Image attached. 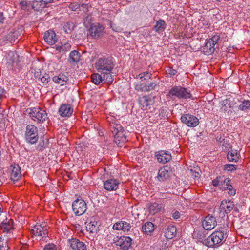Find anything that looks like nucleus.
Wrapping results in <instances>:
<instances>
[{"label": "nucleus", "instance_id": "nucleus-10", "mask_svg": "<svg viewBox=\"0 0 250 250\" xmlns=\"http://www.w3.org/2000/svg\"><path fill=\"white\" fill-rule=\"evenodd\" d=\"M113 243L123 250H128L131 245L132 239L128 236H116L113 239Z\"/></svg>", "mask_w": 250, "mask_h": 250}, {"label": "nucleus", "instance_id": "nucleus-52", "mask_svg": "<svg viewBox=\"0 0 250 250\" xmlns=\"http://www.w3.org/2000/svg\"><path fill=\"white\" fill-rule=\"evenodd\" d=\"M38 1L39 2V0H36V1H34V2H37ZM33 4H35V3H33Z\"/></svg>", "mask_w": 250, "mask_h": 250}, {"label": "nucleus", "instance_id": "nucleus-50", "mask_svg": "<svg viewBox=\"0 0 250 250\" xmlns=\"http://www.w3.org/2000/svg\"><path fill=\"white\" fill-rule=\"evenodd\" d=\"M53 0H39V2L44 5L51 2Z\"/></svg>", "mask_w": 250, "mask_h": 250}, {"label": "nucleus", "instance_id": "nucleus-34", "mask_svg": "<svg viewBox=\"0 0 250 250\" xmlns=\"http://www.w3.org/2000/svg\"><path fill=\"white\" fill-rule=\"evenodd\" d=\"M142 229L144 233L150 235L154 230V225L152 222H147L142 226Z\"/></svg>", "mask_w": 250, "mask_h": 250}, {"label": "nucleus", "instance_id": "nucleus-8", "mask_svg": "<svg viewBox=\"0 0 250 250\" xmlns=\"http://www.w3.org/2000/svg\"><path fill=\"white\" fill-rule=\"evenodd\" d=\"M170 96H175L178 98H190L192 96L190 92L187 89L180 87L174 86L169 92Z\"/></svg>", "mask_w": 250, "mask_h": 250}, {"label": "nucleus", "instance_id": "nucleus-30", "mask_svg": "<svg viewBox=\"0 0 250 250\" xmlns=\"http://www.w3.org/2000/svg\"><path fill=\"white\" fill-rule=\"evenodd\" d=\"M156 85L155 82H152L146 85L137 84L135 85V89L138 91H148L154 89Z\"/></svg>", "mask_w": 250, "mask_h": 250}, {"label": "nucleus", "instance_id": "nucleus-41", "mask_svg": "<svg viewBox=\"0 0 250 250\" xmlns=\"http://www.w3.org/2000/svg\"><path fill=\"white\" fill-rule=\"evenodd\" d=\"M237 166L234 164H227L224 165V170L225 171L232 172L237 169Z\"/></svg>", "mask_w": 250, "mask_h": 250}, {"label": "nucleus", "instance_id": "nucleus-22", "mask_svg": "<svg viewBox=\"0 0 250 250\" xmlns=\"http://www.w3.org/2000/svg\"><path fill=\"white\" fill-rule=\"evenodd\" d=\"M53 48L59 53L65 54L70 49L71 45L68 42L64 41L55 44Z\"/></svg>", "mask_w": 250, "mask_h": 250}, {"label": "nucleus", "instance_id": "nucleus-19", "mask_svg": "<svg viewBox=\"0 0 250 250\" xmlns=\"http://www.w3.org/2000/svg\"><path fill=\"white\" fill-rule=\"evenodd\" d=\"M131 228L129 223L120 221L115 223L113 226V229L116 230H122L125 233L128 232Z\"/></svg>", "mask_w": 250, "mask_h": 250}, {"label": "nucleus", "instance_id": "nucleus-37", "mask_svg": "<svg viewBox=\"0 0 250 250\" xmlns=\"http://www.w3.org/2000/svg\"><path fill=\"white\" fill-rule=\"evenodd\" d=\"M41 72L40 71V70H39V71H36L35 73V76L36 78H38L39 79H41V81L42 82L44 83H48L49 81L50 77L48 75V74H44V75L42 76L41 74Z\"/></svg>", "mask_w": 250, "mask_h": 250}, {"label": "nucleus", "instance_id": "nucleus-48", "mask_svg": "<svg viewBox=\"0 0 250 250\" xmlns=\"http://www.w3.org/2000/svg\"><path fill=\"white\" fill-rule=\"evenodd\" d=\"M181 214L180 213L177 211V210H174L173 211L172 214V218L175 219H178L180 217Z\"/></svg>", "mask_w": 250, "mask_h": 250}, {"label": "nucleus", "instance_id": "nucleus-51", "mask_svg": "<svg viewBox=\"0 0 250 250\" xmlns=\"http://www.w3.org/2000/svg\"><path fill=\"white\" fill-rule=\"evenodd\" d=\"M4 19L5 18L3 13L0 12V22H3V21L4 20Z\"/></svg>", "mask_w": 250, "mask_h": 250}, {"label": "nucleus", "instance_id": "nucleus-25", "mask_svg": "<svg viewBox=\"0 0 250 250\" xmlns=\"http://www.w3.org/2000/svg\"><path fill=\"white\" fill-rule=\"evenodd\" d=\"M234 207L233 202L230 200H223L220 206L221 211H224L226 213H229Z\"/></svg>", "mask_w": 250, "mask_h": 250}, {"label": "nucleus", "instance_id": "nucleus-3", "mask_svg": "<svg viewBox=\"0 0 250 250\" xmlns=\"http://www.w3.org/2000/svg\"><path fill=\"white\" fill-rule=\"evenodd\" d=\"M227 237V230L222 229L216 230L207 238L206 242V245L209 247L220 245L223 244Z\"/></svg>", "mask_w": 250, "mask_h": 250}, {"label": "nucleus", "instance_id": "nucleus-20", "mask_svg": "<svg viewBox=\"0 0 250 250\" xmlns=\"http://www.w3.org/2000/svg\"><path fill=\"white\" fill-rule=\"evenodd\" d=\"M170 173V168L168 166H164L159 170L156 178L159 181H165L169 178Z\"/></svg>", "mask_w": 250, "mask_h": 250}, {"label": "nucleus", "instance_id": "nucleus-46", "mask_svg": "<svg viewBox=\"0 0 250 250\" xmlns=\"http://www.w3.org/2000/svg\"><path fill=\"white\" fill-rule=\"evenodd\" d=\"M43 250H57L56 246L53 244L46 245Z\"/></svg>", "mask_w": 250, "mask_h": 250}, {"label": "nucleus", "instance_id": "nucleus-24", "mask_svg": "<svg viewBox=\"0 0 250 250\" xmlns=\"http://www.w3.org/2000/svg\"><path fill=\"white\" fill-rule=\"evenodd\" d=\"M71 248L73 250H86V246L84 243L77 239H72L69 241Z\"/></svg>", "mask_w": 250, "mask_h": 250}, {"label": "nucleus", "instance_id": "nucleus-33", "mask_svg": "<svg viewBox=\"0 0 250 250\" xmlns=\"http://www.w3.org/2000/svg\"><path fill=\"white\" fill-rule=\"evenodd\" d=\"M85 225L86 230L87 231L92 233L97 232L98 229V227L97 226L96 222L95 221H90L89 222L86 221L85 222Z\"/></svg>", "mask_w": 250, "mask_h": 250}, {"label": "nucleus", "instance_id": "nucleus-31", "mask_svg": "<svg viewBox=\"0 0 250 250\" xmlns=\"http://www.w3.org/2000/svg\"><path fill=\"white\" fill-rule=\"evenodd\" d=\"M164 208V206L163 204L153 203L149 206V210L151 214H154L156 213L163 211Z\"/></svg>", "mask_w": 250, "mask_h": 250}, {"label": "nucleus", "instance_id": "nucleus-16", "mask_svg": "<svg viewBox=\"0 0 250 250\" xmlns=\"http://www.w3.org/2000/svg\"><path fill=\"white\" fill-rule=\"evenodd\" d=\"M181 120L183 123L190 127L196 126L199 123V120L196 117L189 114L183 115L181 117Z\"/></svg>", "mask_w": 250, "mask_h": 250}, {"label": "nucleus", "instance_id": "nucleus-14", "mask_svg": "<svg viewBox=\"0 0 250 250\" xmlns=\"http://www.w3.org/2000/svg\"><path fill=\"white\" fill-rule=\"evenodd\" d=\"M219 39V36L217 34L212 36L207 41L205 46L203 47V51L207 54L213 53L215 50L214 46Z\"/></svg>", "mask_w": 250, "mask_h": 250}, {"label": "nucleus", "instance_id": "nucleus-23", "mask_svg": "<svg viewBox=\"0 0 250 250\" xmlns=\"http://www.w3.org/2000/svg\"><path fill=\"white\" fill-rule=\"evenodd\" d=\"M158 162L165 164L171 159V155L168 151H160L155 154Z\"/></svg>", "mask_w": 250, "mask_h": 250}, {"label": "nucleus", "instance_id": "nucleus-49", "mask_svg": "<svg viewBox=\"0 0 250 250\" xmlns=\"http://www.w3.org/2000/svg\"><path fill=\"white\" fill-rule=\"evenodd\" d=\"M167 74L169 75L170 76H172L175 75L176 74L177 71L175 69L169 68L167 70Z\"/></svg>", "mask_w": 250, "mask_h": 250}, {"label": "nucleus", "instance_id": "nucleus-13", "mask_svg": "<svg viewBox=\"0 0 250 250\" xmlns=\"http://www.w3.org/2000/svg\"><path fill=\"white\" fill-rule=\"evenodd\" d=\"M1 229L3 232L9 234L8 237L12 238H15L16 237V233L14 234L13 232V231L15 229L14 221L13 220L11 219H6L4 220L1 223Z\"/></svg>", "mask_w": 250, "mask_h": 250}, {"label": "nucleus", "instance_id": "nucleus-43", "mask_svg": "<svg viewBox=\"0 0 250 250\" xmlns=\"http://www.w3.org/2000/svg\"><path fill=\"white\" fill-rule=\"evenodd\" d=\"M110 27L114 31L116 32H121L123 30L121 27L112 22H111L110 24Z\"/></svg>", "mask_w": 250, "mask_h": 250}, {"label": "nucleus", "instance_id": "nucleus-39", "mask_svg": "<svg viewBox=\"0 0 250 250\" xmlns=\"http://www.w3.org/2000/svg\"><path fill=\"white\" fill-rule=\"evenodd\" d=\"M152 74L148 72H145L139 74L137 76V79H139L141 81L149 79L151 77Z\"/></svg>", "mask_w": 250, "mask_h": 250}, {"label": "nucleus", "instance_id": "nucleus-12", "mask_svg": "<svg viewBox=\"0 0 250 250\" xmlns=\"http://www.w3.org/2000/svg\"><path fill=\"white\" fill-rule=\"evenodd\" d=\"M154 96L151 95L144 96L140 97L139 104L140 107L143 110H147L150 109L154 103Z\"/></svg>", "mask_w": 250, "mask_h": 250}, {"label": "nucleus", "instance_id": "nucleus-40", "mask_svg": "<svg viewBox=\"0 0 250 250\" xmlns=\"http://www.w3.org/2000/svg\"><path fill=\"white\" fill-rule=\"evenodd\" d=\"M9 249L7 240L0 237V250H8Z\"/></svg>", "mask_w": 250, "mask_h": 250}, {"label": "nucleus", "instance_id": "nucleus-15", "mask_svg": "<svg viewBox=\"0 0 250 250\" xmlns=\"http://www.w3.org/2000/svg\"><path fill=\"white\" fill-rule=\"evenodd\" d=\"M7 173L11 180L17 181L21 175V168L18 165H11L8 167Z\"/></svg>", "mask_w": 250, "mask_h": 250}, {"label": "nucleus", "instance_id": "nucleus-5", "mask_svg": "<svg viewBox=\"0 0 250 250\" xmlns=\"http://www.w3.org/2000/svg\"><path fill=\"white\" fill-rule=\"evenodd\" d=\"M25 138L28 143L35 144L39 139L37 127L33 125H28L26 127Z\"/></svg>", "mask_w": 250, "mask_h": 250}, {"label": "nucleus", "instance_id": "nucleus-35", "mask_svg": "<svg viewBox=\"0 0 250 250\" xmlns=\"http://www.w3.org/2000/svg\"><path fill=\"white\" fill-rule=\"evenodd\" d=\"M166 25L165 21L160 19L156 22V24L154 27V30L155 32L160 33L165 30Z\"/></svg>", "mask_w": 250, "mask_h": 250}, {"label": "nucleus", "instance_id": "nucleus-53", "mask_svg": "<svg viewBox=\"0 0 250 250\" xmlns=\"http://www.w3.org/2000/svg\"><path fill=\"white\" fill-rule=\"evenodd\" d=\"M217 1H220V0H216Z\"/></svg>", "mask_w": 250, "mask_h": 250}, {"label": "nucleus", "instance_id": "nucleus-1", "mask_svg": "<svg viewBox=\"0 0 250 250\" xmlns=\"http://www.w3.org/2000/svg\"><path fill=\"white\" fill-rule=\"evenodd\" d=\"M107 120L111 128L112 129V132L115 134V142L118 146L121 147L123 144L127 141L126 132L120 124L119 121L114 117H108Z\"/></svg>", "mask_w": 250, "mask_h": 250}, {"label": "nucleus", "instance_id": "nucleus-11", "mask_svg": "<svg viewBox=\"0 0 250 250\" xmlns=\"http://www.w3.org/2000/svg\"><path fill=\"white\" fill-rule=\"evenodd\" d=\"M89 32L93 38H98L105 33V27L99 23H94L90 25Z\"/></svg>", "mask_w": 250, "mask_h": 250}, {"label": "nucleus", "instance_id": "nucleus-4", "mask_svg": "<svg viewBox=\"0 0 250 250\" xmlns=\"http://www.w3.org/2000/svg\"><path fill=\"white\" fill-rule=\"evenodd\" d=\"M230 182L229 178L218 176L212 181V184L215 187L218 186L223 190H228V194L230 196H234L236 194V190L233 188Z\"/></svg>", "mask_w": 250, "mask_h": 250}, {"label": "nucleus", "instance_id": "nucleus-29", "mask_svg": "<svg viewBox=\"0 0 250 250\" xmlns=\"http://www.w3.org/2000/svg\"><path fill=\"white\" fill-rule=\"evenodd\" d=\"M177 233V229L175 226L170 225L167 227L165 230V236L168 239L175 237Z\"/></svg>", "mask_w": 250, "mask_h": 250}, {"label": "nucleus", "instance_id": "nucleus-2", "mask_svg": "<svg viewBox=\"0 0 250 250\" xmlns=\"http://www.w3.org/2000/svg\"><path fill=\"white\" fill-rule=\"evenodd\" d=\"M114 66V61L112 57L100 58L95 63V68L98 72L108 77H112L111 72Z\"/></svg>", "mask_w": 250, "mask_h": 250}, {"label": "nucleus", "instance_id": "nucleus-44", "mask_svg": "<svg viewBox=\"0 0 250 250\" xmlns=\"http://www.w3.org/2000/svg\"><path fill=\"white\" fill-rule=\"evenodd\" d=\"M17 57V54L16 53H15L14 52L10 51L8 54V58H9L8 59L9 61H11L12 62H14L15 59Z\"/></svg>", "mask_w": 250, "mask_h": 250}, {"label": "nucleus", "instance_id": "nucleus-18", "mask_svg": "<svg viewBox=\"0 0 250 250\" xmlns=\"http://www.w3.org/2000/svg\"><path fill=\"white\" fill-rule=\"evenodd\" d=\"M91 80L92 82L96 84H99L104 81L108 83H111L113 81L112 77L105 76L104 74L100 73L92 74L91 75Z\"/></svg>", "mask_w": 250, "mask_h": 250}, {"label": "nucleus", "instance_id": "nucleus-47", "mask_svg": "<svg viewBox=\"0 0 250 250\" xmlns=\"http://www.w3.org/2000/svg\"><path fill=\"white\" fill-rule=\"evenodd\" d=\"M69 7L72 11H76L80 8V5L78 3H71L69 5Z\"/></svg>", "mask_w": 250, "mask_h": 250}, {"label": "nucleus", "instance_id": "nucleus-42", "mask_svg": "<svg viewBox=\"0 0 250 250\" xmlns=\"http://www.w3.org/2000/svg\"><path fill=\"white\" fill-rule=\"evenodd\" d=\"M74 25L73 23L67 22L64 24L63 26V29L65 32L67 33H70L74 29Z\"/></svg>", "mask_w": 250, "mask_h": 250}, {"label": "nucleus", "instance_id": "nucleus-26", "mask_svg": "<svg viewBox=\"0 0 250 250\" xmlns=\"http://www.w3.org/2000/svg\"><path fill=\"white\" fill-rule=\"evenodd\" d=\"M44 39L45 42L50 45L54 44L57 41L56 34L52 30L46 31L44 34Z\"/></svg>", "mask_w": 250, "mask_h": 250}, {"label": "nucleus", "instance_id": "nucleus-7", "mask_svg": "<svg viewBox=\"0 0 250 250\" xmlns=\"http://www.w3.org/2000/svg\"><path fill=\"white\" fill-rule=\"evenodd\" d=\"M29 114L32 120L39 123H42L47 118L46 111L40 107L30 109Z\"/></svg>", "mask_w": 250, "mask_h": 250}, {"label": "nucleus", "instance_id": "nucleus-17", "mask_svg": "<svg viewBox=\"0 0 250 250\" xmlns=\"http://www.w3.org/2000/svg\"><path fill=\"white\" fill-rule=\"evenodd\" d=\"M202 223L203 227L206 230L212 229L217 225V221L215 217L209 215L206 216Z\"/></svg>", "mask_w": 250, "mask_h": 250}, {"label": "nucleus", "instance_id": "nucleus-21", "mask_svg": "<svg viewBox=\"0 0 250 250\" xmlns=\"http://www.w3.org/2000/svg\"><path fill=\"white\" fill-rule=\"evenodd\" d=\"M120 184L118 180L115 179H110L106 180L104 184V187L105 189L107 191H111L116 190Z\"/></svg>", "mask_w": 250, "mask_h": 250}, {"label": "nucleus", "instance_id": "nucleus-38", "mask_svg": "<svg viewBox=\"0 0 250 250\" xmlns=\"http://www.w3.org/2000/svg\"><path fill=\"white\" fill-rule=\"evenodd\" d=\"M239 109L242 111H247L250 110V101L244 100L239 105Z\"/></svg>", "mask_w": 250, "mask_h": 250}, {"label": "nucleus", "instance_id": "nucleus-45", "mask_svg": "<svg viewBox=\"0 0 250 250\" xmlns=\"http://www.w3.org/2000/svg\"><path fill=\"white\" fill-rule=\"evenodd\" d=\"M20 4L22 9L26 10L28 9V7L29 6L30 4L26 1L23 0L20 2Z\"/></svg>", "mask_w": 250, "mask_h": 250}, {"label": "nucleus", "instance_id": "nucleus-28", "mask_svg": "<svg viewBox=\"0 0 250 250\" xmlns=\"http://www.w3.org/2000/svg\"><path fill=\"white\" fill-rule=\"evenodd\" d=\"M53 81L61 86L66 85L69 80L68 77L63 74H60L52 78Z\"/></svg>", "mask_w": 250, "mask_h": 250}, {"label": "nucleus", "instance_id": "nucleus-27", "mask_svg": "<svg viewBox=\"0 0 250 250\" xmlns=\"http://www.w3.org/2000/svg\"><path fill=\"white\" fill-rule=\"evenodd\" d=\"M59 113L62 117H69L73 113V109L69 104H62L59 109Z\"/></svg>", "mask_w": 250, "mask_h": 250}, {"label": "nucleus", "instance_id": "nucleus-32", "mask_svg": "<svg viewBox=\"0 0 250 250\" xmlns=\"http://www.w3.org/2000/svg\"><path fill=\"white\" fill-rule=\"evenodd\" d=\"M240 154L237 150L231 149L227 154L228 160L230 162H237L239 159Z\"/></svg>", "mask_w": 250, "mask_h": 250}, {"label": "nucleus", "instance_id": "nucleus-9", "mask_svg": "<svg viewBox=\"0 0 250 250\" xmlns=\"http://www.w3.org/2000/svg\"><path fill=\"white\" fill-rule=\"evenodd\" d=\"M73 211L77 216L83 215L87 209V205L85 201L82 199L75 200L72 205Z\"/></svg>", "mask_w": 250, "mask_h": 250}, {"label": "nucleus", "instance_id": "nucleus-6", "mask_svg": "<svg viewBox=\"0 0 250 250\" xmlns=\"http://www.w3.org/2000/svg\"><path fill=\"white\" fill-rule=\"evenodd\" d=\"M48 227L45 223L37 224L32 227V231L37 239L41 240L46 238L48 234Z\"/></svg>", "mask_w": 250, "mask_h": 250}, {"label": "nucleus", "instance_id": "nucleus-36", "mask_svg": "<svg viewBox=\"0 0 250 250\" xmlns=\"http://www.w3.org/2000/svg\"><path fill=\"white\" fill-rule=\"evenodd\" d=\"M80 54L76 50L71 51L69 54V62L77 63L80 60Z\"/></svg>", "mask_w": 250, "mask_h": 250}]
</instances>
